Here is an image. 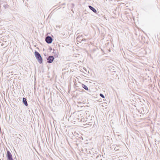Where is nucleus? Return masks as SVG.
Instances as JSON below:
<instances>
[{
    "label": "nucleus",
    "mask_w": 160,
    "mask_h": 160,
    "mask_svg": "<svg viewBox=\"0 0 160 160\" xmlns=\"http://www.w3.org/2000/svg\"><path fill=\"white\" fill-rule=\"evenodd\" d=\"M109 137L108 136H107V139L108 140H109Z\"/></svg>",
    "instance_id": "nucleus-13"
},
{
    "label": "nucleus",
    "mask_w": 160,
    "mask_h": 160,
    "mask_svg": "<svg viewBox=\"0 0 160 160\" xmlns=\"http://www.w3.org/2000/svg\"><path fill=\"white\" fill-rule=\"evenodd\" d=\"M82 87L84 88L85 90L88 91V87L83 84H81Z\"/></svg>",
    "instance_id": "nucleus-10"
},
{
    "label": "nucleus",
    "mask_w": 160,
    "mask_h": 160,
    "mask_svg": "<svg viewBox=\"0 0 160 160\" xmlns=\"http://www.w3.org/2000/svg\"><path fill=\"white\" fill-rule=\"evenodd\" d=\"M80 108H83V107L82 106H81Z\"/></svg>",
    "instance_id": "nucleus-15"
},
{
    "label": "nucleus",
    "mask_w": 160,
    "mask_h": 160,
    "mask_svg": "<svg viewBox=\"0 0 160 160\" xmlns=\"http://www.w3.org/2000/svg\"><path fill=\"white\" fill-rule=\"evenodd\" d=\"M75 36L77 37V44L76 45L79 47V43H80V37H79V31H77L75 33Z\"/></svg>",
    "instance_id": "nucleus-2"
},
{
    "label": "nucleus",
    "mask_w": 160,
    "mask_h": 160,
    "mask_svg": "<svg viewBox=\"0 0 160 160\" xmlns=\"http://www.w3.org/2000/svg\"><path fill=\"white\" fill-rule=\"evenodd\" d=\"M45 41L47 43H51L52 42V39L50 37L48 36L46 38Z\"/></svg>",
    "instance_id": "nucleus-5"
},
{
    "label": "nucleus",
    "mask_w": 160,
    "mask_h": 160,
    "mask_svg": "<svg viewBox=\"0 0 160 160\" xmlns=\"http://www.w3.org/2000/svg\"><path fill=\"white\" fill-rule=\"evenodd\" d=\"M82 91H84V90H82Z\"/></svg>",
    "instance_id": "nucleus-19"
},
{
    "label": "nucleus",
    "mask_w": 160,
    "mask_h": 160,
    "mask_svg": "<svg viewBox=\"0 0 160 160\" xmlns=\"http://www.w3.org/2000/svg\"><path fill=\"white\" fill-rule=\"evenodd\" d=\"M34 53L35 57L38 60L39 62L41 63L42 62V59L40 54L36 51Z\"/></svg>",
    "instance_id": "nucleus-1"
},
{
    "label": "nucleus",
    "mask_w": 160,
    "mask_h": 160,
    "mask_svg": "<svg viewBox=\"0 0 160 160\" xmlns=\"http://www.w3.org/2000/svg\"><path fill=\"white\" fill-rule=\"evenodd\" d=\"M7 158L8 160H13L12 158V156L9 151H8L7 152Z\"/></svg>",
    "instance_id": "nucleus-4"
},
{
    "label": "nucleus",
    "mask_w": 160,
    "mask_h": 160,
    "mask_svg": "<svg viewBox=\"0 0 160 160\" xmlns=\"http://www.w3.org/2000/svg\"><path fill=\"white\" fill-rule=\"evenodd\" d=\"M88 7L89 8L92 10L93 12L95 13H96L97 12V10L93 7L90 6L89 5Z\"/></svg>",
    "instance_id": "nucleus-9"
},
{
    "label": "nucleus",
    "mask_w": 160,
    "mask_h": 160,
    "mask_svg": "<svg viewBox=\"0 0 160 160\" xmlns=\"http://www.w3.org/2000/svg\"><path fill=\"white\" fill-rule=\"evenodd\" d=\"M54 58L53 56H50L47 59L48 62L49 63H52L53 61Z\"/></svg>",
    "instance_id": "nucleus-6"
},
{
    "label": "nucleus",
    "mask_w": 160,
    "mask_h": 160,
    "mask_svg": "<svg viewBox=\"0 0 160 160\" xmlns=\"http://www.w3.org/2000/svg\"><path fill=\"white\" fill-rule=\"evenodd\" d=\"M81 138V139H82V140H83V138L81 136V138Z\"/></svg>",
    "instance_id": "nucleus-14"
},
{
    "label": "nucleus",
    "mask_w": 160,
    "mask_h": 160,
    "mask_svg": "<svg viewBox=\"0 0 160 160\" xmlns=\"http://www.w3.org/2000/svg\"><path fill=\"white\" fill-rule=\"evenodd\" d=\"M82 41H83V39L82 40V41H81L80 43H81V42H82Z\"/></svg>",
    "instance_id": "nucleus-16"
},
{
    "label": "nucleus",
    "mask_w": 160,
    "mask_h": 160,
    "mask_svg": "<svg viewBox=\"0 0 160 160\" xmlns=\"http://www.w3.org/2000/svg\"><path fill=\"white\" fill-rule=\"evenodd\" d=\"M82 111V112H81L82 113V112H84V111Z\"/></svg>",
    "instance_id": "nucleus-17"
},
{
    "label": "nucleus",
    "mask_w": 160,
    "mask_h": 160,
    "mask_svg": "<svg viewBox=\"0 0 160 160\" xmlns=\"http://www.w3.org/2000/svg\"><path fill=\"white\" fill-rule=\"evenodd\" d=\"M88 127H89V124H88L87 123H81V127L86 128Z\"/></svg>",
    "instance_id": "nucleus-8"
},
{
    "label": "nucleus",
    "mask_w": 160,
    "mask_h": 160,
    "mask_svg": "<svg viewBox=\"0 0 160 160\" xmlns=\"http://www.w3.org/2000/svg\"><path fill=\"white\" fill-rule=\"evenodd\" d=\"M82 69L84 70V71L81 68V76L82 75L83 76H86V75H87L86 73L87 72V69L86 68H83Z\"/></svg>",
    "instance_id": "nucleus-3"
},
{
    "label": "nucleus",
    "mask_w": 160,
    "mask_h": 160,
    "mask_svg": "<svg viewBox=\"0 0 160 160\" xmlns=\"http://www.w3.org/2000/svg\"><path fill=\"white\" fill-rule=\"evenodd\" d=\"M87 118H84V117L83 118H81V123H84L88 122V121L86 120Z\"/></svg>",
    "instance_id": "nucleus-7"
},
{
    "label": "nucleus",
    "mask_w": 160,
    "mask_h": 160,
    "mask_svg": "<svg viewBox=\"0 0 160 160\" xmlns=\"http://www.w3.org/2000/svg\"><path fill=\"white\" fill-rule=\"evenodd\" d=\"M24 104L26 106H27L28 105V104L26 100V99L25 98H23L22 100Z\"/></svg>",
    "instance_id": "nucleus-11"
},
{
    "label": "nucleus",
    "mask_w": 160,
    "mask_h": 160,
    "mask_svg": "<svg viewBox=\"0 0 160 160\" xmlns=\"http://www.w3.org/2000/svg\"><path fill=\"white\" fill-rule=\"evenodd\" d=\"M100 96L102 98H105V97L104 95L102 94V93H100Z\"/></svg>",
    "instance_id": "nucleus-12"
},
{
    "label": "nucleus",
    "mask_w": 160,
    "mask_h": 160,
    "mask_svg": "<svg viewBox=\"0 0 160 160\" xmlns=\"http://www.w3.org/2000/svg\"><path fill=\"white\" fill-rule=\"evenodd\" d=\"M82 117H83L82 116H81V118H82Z\"/></svg>",
    "instance_id": "nucleus-18"
}]
</instances>
